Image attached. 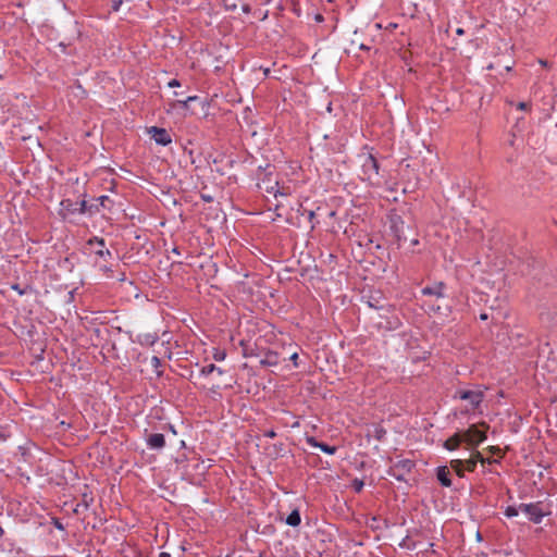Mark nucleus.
Listing matches in <instances>:
<instances>
[{"label": "nucleus", "mask_w": 557, "mask_h": 557, "mask_svg": "<svg viewBox=\"0 0 557 557\" xmlns=\"http://www.w3.org/2000/svg\"><path fill=\"white\" fill-rule=\"evenodd\" d=\"M472 459H476V463L481 462L482 467L485 466V458L481 455V453L476 451L473 454Z\"/></svg>", "instance_id": "obj_29"}, {"label": "nucleus", "mask_w": 557, "mask_h": 557, "mask_svg": "<svg viewBox=\"0 0 557 557\" xmlns=\"http://www.w3.org/2000/svg\"><path fill=\"white\" fill-rule=\"evenodd\" d=\"M168 86H169L170 88L180 87V86H181V83H180V81H177V79H171V81L168 83Z\"/></svg>", "instance_id": "obj_31"}, {"label": "nucleus", "mask_w": 557, "mask_h": 557, "mask_svg": "<svg viewBox=\"0 0 557 557\" xmlns=\"http://www.w3.org/2000/svg\"><path fill=\"white\" fill-rule=\"evenodd\" d=\"M307 444L311 447L319 448L327 455H334L337 451L336 446H331L325 443L319 442L315 437L310 436L306 440Z\"/></svg>", "instance_id": "obj_11"}, {"label": "nucleus", "mask_w": 557, "mask_h": 557, "mask_svg": "<svg viewBox=\"0 0 557 557\" xmlns=\"http://www.w3.org/2000/svg\"><path fill=\"white\" fill-rule=\"evenodd\" d=\"M451 469L459 475L460 478L463 476V461L461 459H454L450 461Z\"/></svg>", "instance_id": "obj_20"}, {"label": "nucleus", "mask_w": 557, "mask_h": 557, "mask_svg": "<svg viewBox=\"0 0 557 557\" xmlns=\"http://www.w3.org/2000/svg\"><path fill=\"white\" fill-rule=\"evenodd\" d=\"M456 34H457V35H459V36H461V35H463V34H465V30H463L462 28H457V29H456Z\"/></svg>", "instance_id": "obj_41"}, {"label": "nucleus", "mask_w": 557, "mask_h": 557, "mask_svg": "<svg viewBox=\"0 0 557 557\" xmlns=\"http://www.w3.org/2000/svg\"><path fill=\"white\" fill-rule=\"evenodd\" d=\"M88 244L90 246L92 245H97L98 248L95 249V253L100 257L101 259H103L104 261H107L109 258L112 257V253L109 249H106L104 248V240L103 238H99V237H94L91 239H89Z\"/></svg>", "instance_id": "obj_7"}, {"label": "nucleus", "mask_w": 557, "mask_h": 557, "mask_svg": "<svg viewBox=\"0 0 557 557\" xmlns=\"http://www.w3.org/2000/svg\"><path fill=\"white\" fill-rule=\"evenodd\" d=\"M490 451L493 453V454H498L500 451V449L498 447L491 446L490 447Z\"/></svg>", "instance_id": "obj_39"}, {"label": "nucleus", "mask_w": 557, "mask_h": 557, "mask_svg": "<svg viewBox=\"0 0 557 557\" xmlns=\"http://www.w3.org/2000/svg\"><path fill=\"white\" fill-rule=\"evenodd\" d=\"M4 534V531L3 529L0 527V537H2V535Z\"/></svg>", "instance_id": "obj_46"}, {"label": "nucleus", "mask_w": 557, "mask_h": 557, "mask_svg": "<svg viewBox=\"0 0 557 557\" xmlns=\"http://www.w3.org/2000/svg\"><path fill=\"white\" fill-rule=\"evenodd\" d=\"M262 366H276L277 364V356L274 352H270L267 355L264 359L260 361Z\"/></svg>", "instance_id": "obj_22"}, {"label": "nucleus", "mask_w": 557, "mask_h": 557, "mask_svg": "<svg viewBox=\"0 0 557 557\" xmlns=\"http://www.w3.org/2000/svg\"><path fill=\"white\" fill-rule=\"evenodd\" d=\"M367 305L370 308H373L385 313H392L394 311L393 307L388 305L386 301L382 300L381 297H369V299L367 300Z\"/></svg>", "instance_id": "obj_9"}, {"label": "nucleus", "mask_w": 557, "mask_h": 557, "mask_svg": "<svg viewBox=\"0 0 557 557\" xmlns=\"http://www.w3.org/2000/svg\"><path fill=\"white\" fill-rule=\"evenodd\" d=\"M361 173L360 177L372 185L379 183V162L370 152H362L358 156Z\"/></svg>", "instance_id": "obj_1"}, {"label": "nucleus", "mask_w": 557, "mask_h": 557, "mask_svg": "<svg viewBox=\"0 0 557 557\" xmlns=\"http://www.w3.org/2000/svg\"><path fill=\"white\" fill-rule=\"evenodd\" d=\"M387 314L388 313L385 312L381 314L382 318H386V323L385 325H382V323H380V327H384L389 331L397 330L400 326V320L395 314H392L391 317H388Z\"/></svg>", "instance_id": "obj_16"}, {"label": "nucleus", "mask_w": 557, "mask_h": 557, "mask_svg": "<svg viewBox=\"0 0 557 557\" xmlns=\"http://www.w3.org/2000/svg\"><path fill=\"white\" fill-rule=\"evenodd\" d=\"M12 288H13L14 290H16L20 295H23V294H24V290H23V289H21L18 285H13V286H12Z\"/></svg>", "instance_id": "obj_38"}, {"label": "nucleus", "mask_w": 557, "mask_h": 557, "mask_svg": "<svg viewBox=\"0 0 557 557\" xmlns=\"http://www.w3.org/2000/svg\"><path fill=\"white\" fill-rule=\"evenodd\" d=\"M150 363L154 369H158L161 366V360L159 357L153 356L150 360Z\"/></svg>", "instance_id": "obj_30"}, {"label": "nucleus", "mask_w": 557, "mask_h": 557, "mask_svg": "<svg viewBox=\"0 0 557 557\" xmlns=\"http://www.w3.org/2000/svg\"><path fill=\"white\" fill-rule=\"evenodd\" d=\"M519 512H521L520 506L519 507L508 506L505 509V516L508 517V518H513V517L518 516Z\"/></svg>", "instance_id": "obj_24"}, {"label": "nucleus", "mask_w": 557, "mask_h": 557, "mask_svg": "<svg viewBox=\"0 0 557 557\" xmlns=\"http://www.w3.org/2000/svg\"><path fill=\"white\" fill-rule=\"evenodd\" d=\"M287 525L290 527H298L301 522L300 512L298 509H294L286 518L285 520Z\"/></svg>", "instance_id": "obj_18"}, {"label": "nucleus", "mask_w": 557, "mask_h": 557, "mask_svg": "<svg viewBox=\"0 0 557 557\" xmlns=\"http://www.w3.org/2000/svg\"><path fill=\"white\" fill-rule=\"evenodd\" d=\"M445 284L443 282L434 283L431 286H425L421 289L424 296H434L436 298H443L445 296Z\"/></svg>", "instance_id": "obj_8"}, {"label": "nucleus", "mask_w": 557, "mask_h": 557, "mask_svg": "<svg viewBox=\"0 0 557 557\" xmlns=\"http://www.w3.org/2000/svg\"><path fill=\"white\" fill-rule=\"evenodd\" d=\"M520 510L534 523H541L545 516L540 503L520 504Z\"/></svg>", "instance_id": "obj_5"}, {"label": "nucleus", "mask_w": 557, "mask_h": 557, "mask_svg": "<svg viewBox=\"0 0 557 557\" xmlns=\"http://www.w3.org/2000/svg\"><path fill=\"white\" fill-rule=\"evenodd\" d=\"M198 100V97L197 96H189L187 97L185 100H177L175 102V106H178L180 108L182 109H187L188 108V104L189 102H193V101H196Z\"/></svg>", "instance_id": "obj_23"}, {"label": "nucleus", "mask_w": 557, "mask_h": 557, "mask_svg": "<svg viewBox=\"0 0 557 557\" xmlns=\"http://www.w3.org/2000/svg\"><path fill=\"white\" fill-rule=\"evenodd\" d=\"M264 435L267 437L273 438L276 436V433L273 430H271V431H267Z\"/></svg>", "instance_id": "obj_36"}, {"label": "nucleus", "mask_w": 557, "mask_h": 557, "mask_svg": "<svg viewBox=\"0 0 557 557\" xmlns=\"http://www.w3.org/2000/svg\"><path fill=\"white\" fill-rule=\"evenodd\" d=\"M159 341V336L156 333H144L137 336V342L141 346H153Z\"/></svg>", "instance_id": "obj_14"}, {"label": "nucleus", "mask_w": 557, "mask_h": 557, "mask_svg": "<svg viewBox=\"0 0 557 557\" xmlns=\"http://www.w3.org/2000/svg\"><path fill=\"white\" fill-rule=\"evenodd\" d=\"M97 201L99 202V206L103 209L110 210L113 206V200L107 196L102 195L97 198Z\"/></svg>", "instance_id": "obj_21"}, {"label": "nucleus", "mask_w": 557, "mask_h": 557, "mask_svg": "<svg viewBox=\"0 0 557 557\" xmlns=\"http://www.w3.org/2000/svg\"><path fill=\"white\" fill-rule=\"evenodd\" d=\"M499 460L498 459H490V458H485V463L487 465H492V463H498Z\"/></svg>", "instance_id": "obj_37"}, {"label": "nucleus", "mask_w": 557, "mask_h": 557, "mask_svg": "<svg viewBox=\"0 0 557 557\" xmlns=\"http://www.w3.org/2000/svg\"><path fill=\"white\" fill-rule=\"evenodd\" d=\"M313 218H314V212H313V211H309V212H308V219H309L310 221H312V219H313Z\"/></svg>", "instance_id": "obj_42"}, {"label": "nucleus", "mask_w": 557, "mask_h": 557, "mask_svg": "<svg viewBox=\"0 0 557 557\" xmlns=\"http://www.w3.org/2000/svg\"><path fill=\"white\" fill-rule=\"evenodd\" d=\"M351 486L356 493H360L364 486V483L359 479H355L351 483Z\"/></svg>", "instance_id": "obj_27"}, {"label": "nucleus", "mask_w": 557, "mask_h": 557, "mask_svg": "<svg viewBox=\"0 0 557 557\" xmlns=\"http://www.w3.org/2000/svg\"><path fill=\"white\" fill-rule=\"evenodd\" d=\"M148 134L158 145L168 146L172 143L171 135L165 128L151 126L148 128Z\"/></svg>", "instance_id": "obj_6"}, {"label": "nucleus", "mask_w": 557, "mask_h": 557, "mask_svg": "<svg viewBox=\"0 0 557 557\" xmlns=\"http://www.w3.org/2000/svg\"><path fill=\"white\" fill-rule=\"evenodd\" d=\"M173 252L176 253V255H180V251L177 248H173Z\"/></svg>", "instance_id": "obj_45"}, {"label": "nucleus", "mask_w": 557, "mask_h": 557, "mask_svg": "<svg viewBox=\"0 0 557 557\" xmlns=\"http://www.w3.org/2000/svg\"><path fill=\"white\" fill-rule=\"evenodd\" d=\"M453 398L467 401L468 405L461 412L470 413L473 412L476 408H479V406L483 401L484 394L480 389L459 388L455 392Z\"/></svg>", "instance_id": "obj_2"}, {"label": "nucleus", "mask_w": 557, "mask_h": 557, "mask_svg": "<svg viewBox=\"0 0 557 557\" xmlns=\"http://www.w3.org/2000/svg\"><path fill=\"white\" fill-rule=\"evenodd\" d=\"M360 48L361 49H368V47H366L364 45H361Z\"/></svg>", "instance_id": "obj_47"}, {"label": "nucleus", "mask_w": 557, "mask_h": 557, "mask_svg": "<svg viewBox=\"0 0 557 557\" xmlns=\"http://www.w3.org/2000/svg\"><path fill=\"white\" fill-rule=\"evenodd\" d=\"M55 527H57L58 529H62V524H61L59 521H57V522H55Z\"/></svg>", "instance_id": "obj_44"}, {"label": "nucleus", "mask_w": 557, "mask_h": 557, "mask_svg": "<svg viewBox=\"0 0 557 557\" xmlns=\"http://www.w3.org/2000/svg\"><path fill=\"white\" fill-rule=\"evenodd\" d=\"M463 467H466V469L470 472L474 471L476 467V459L470 458L463 461Z\"/></svg>", "instance_id": "obj_26"}, {"label": "nucleus", "mask_w": 557, "mask_h": 557, "mask_svg": "<svg viewBox=\"0 0 557 557\" xmlns=\"http://www.w3.org/2000/svg\"><path fill=\"white\" fill-rule=\"evenodd\" d=\"M121 4H122L121 0L120 1H114L113 4H112V10L115 11V12L119 11Z\"/></svg>", "instance_id": "obj_32"}, {"label": "nucleus", "mask_w": 557, "mask_h": 557, "mask_svg": "<svg viewBox=\"0 0 557 557\" xmlns=\"http://www.w3.org/2000/svg\"><path fill=\"white\" fill-rule=\"evenodd\" d=\"M218 372L220 375H222L224 373V371L216 367L215 364L211 363V364H208V366H205L201 368L200 370V375L201 376H208L210 375L212 372Z\"/></svg>", "instance_id": "obj_19"}, {"label": "nucleus", "mask_w": 557, "mask_h": 557, "mask_svg": "<svg viewBox=\"0 0 557 557\" xmlns=\"http://www.w3.org/2000/svg\"><path fill=\"white\" fill-rule=\"evenodd\" d=\"M146 443L150 449H162L165 446V438L161 433H153L147 437Z\"/></svg>", "instance_id": "obj_12"}, {"label": "nucleus", "mask_w": 557, "mask_h": 557, "mask_svg": "<svg viewBox=\"0 0 557 557\" xmlns=\"http://www.w3.org/2000/svg\"><path fill=\"white\" fill-rule=\"evenodd\" d=\"M463 442L468 443L471 446H478L483 441L486 440V434L484 431H481L475 424L471 425L469 429L460 433Z\"/></svg>", "instance_id": "obj_4"}, {"label": "nucleus", "mask_w": 557, "mask_h": 557, "mask_svg": "<svg viewBox=\"0 0 557 557\" xmlns=\"http://www.w3.org/2000/svg\"><path fill=\"white\" fill-rule=\"evenodd\" d=\"M79 205H81L79 212L85 213L86 212V201L82 200Z\"/></svg>", "instance_id": "obj_35"}, {"label": "nucleus", "mask_w": 557, "mask_h": 557, "mask_svg": "<svg viewBox=\"0 0 557 557\" xmlns=\"http://www.w3.org/2000/svg\"><path fill=\"white\" fill-rule=\"evenodd\" d=\"M462 442L463 440L460 433H455L453 436H450L444 442V448H446L447 450H455L459 447V445Z\"/></svg>", "instance_id": "obj_17"}, {"label": "nucleus", "mask_w": 557, "mask_h": 557, "mask_svg": "<svg viewBox=\"0 0 557 557\" xmlns=\"http://www.w3.org/2000/svg\"><path fill=\"white\" fill-rule=\"evenodd\" d=\"M289 359L293 361V363H294V366H295V367H298V363H297V360H298V354H297V352H294V354L290 356V358H289Z\"/></svg>", "instance_id": "obj_33"}, {"label": "nucleus", "mask_w": 557, "mask_h": 557, "mask_svg": "<svg viewBox=\"0 0 557 557\" xmlns=\"http://www.w3.org/2000/svg\"><path fill=\"white\" fill-rule=\"evenodd\" d=\"M213 359L215 361H223L226 358V351L224 349H214L213 351Z\"/></svg>", "instance_id": "obj_25"}, {"label": "nucleus", "mask_w": 557, "mask_h": 557, "mask_svg": "<svg viewBox=\"0 0 557 557\" xmlns=\"http://www.w3.org/2000/svg\"><path fill=\"white\" fill-rule=\"evenodd\" d=\"M86 497H87V496H86V495H84L83 504H78V505H77V507H81V506H84L85 508H87V507H88V505H89V504H88V502H87ZM75 511L77 512V511H78V508H76V509H75Z\"/></svg>", "instance_id": "obj_34"}, {"label": "nucleus", "mask_w": 557, "mask_h": 557, "mask_svg": "<svg viewBox=\"0 0 557 557\" xmlns=\"http://www.w3.org/2000/svg\"><path fill=\"white\" fill-rule=\"evenodd\" d=\"M159 557H171V554L170 553H166V552H161L159 554Z\"/></svg>", "instance_id": "obj_40"}, {"label": "nucleus", "mask_w": 557, "mask_h": 557, "mask_svg": "<svg viewBox=\"0 0 557 557\" xmlns=\"http://www.w3.org/2000/svg\"><path fill=\"white\" fill-rule=\"evenodd\" d=\"M516 108L521 111H529L531 109V103L521 101L516 104Z\"/></svg>", "instance_id": "obj_28"}, {"label": "nucleus", "mask_w": 557, "mask_h": 557, "mask_svg": "<svg viewBox=\"0 0 557 557\" xmlns=\"http://www.w3.org/2000/svg\"><path fill=\"white\" fill-rule=\"evenodd\" d=\"M268 182L271 183V181L268 178ZM259 188H264V190L268 194H272L275 198L277 196H288L290 194L289 188L282 187L280 188L278 182L274 181L272 184L265 185V187H262L261 184L258 185Z\"/></svg>", "instance_id": "obj_10"}, {"label": "nucleus", "mask_w": 557, "mask_h": 557, "mask_svg": "<svg viewBox=\"0 0 557 557\" xmlns=\"http://www.w3.org/2000/svg\"><path fill=\"white\" fill-rule=\"evenodd\" d=\"M367 435L381 442L385 438L386 430L381 424H373L371 428L368 429Z\"/></svg>", "instance_id": "obj_15"}, {"label": "nucleus", "mask_w": 557, "mask_h": 557, "mask_svg": "<svg viewBox=\"0 0 557 557\" xmlns=\"http://www.w3.org/2000/svg\"><path fill=\"white\" fill-rule=\"evenodd\" d=\"M436 478L443 486H445V487L451 486L449 471L446 466H441V467L436 468Z\"/></svg>", "instance_id": "obj_13"}, {"label": "nucleus", "mask_w": 557, "mask_h": 557, "mask_svg": "<svg viewBox=\"0 0 557 557\" xmlns=\"http://www.w3.org/2000/svg\"><path fill=\"white\" fill-rule=\"evenodd\" d=\"M413 468L414 462L412 460L401 459L388 468L387 474L399 482H404L406 481L407 474H409Z\"/></svg>", "instance_id": "obj_3"}, {"label": "nucleus", "mask_w": 557, "mask_h": 557, "mask_svg": "<svg viewBox=\"0 0 557 557\" xmlns=\"http://www.w3.org/2000/svg\"><path fill=\"white\" fill-rule=\"evenodd\" d=\"M480 319H481V320H483V321H485V320H487V319H488V315H487L486 313H481V314H480Z\"/></svg>", "instance_id": "obj_43"}]
</instances>
